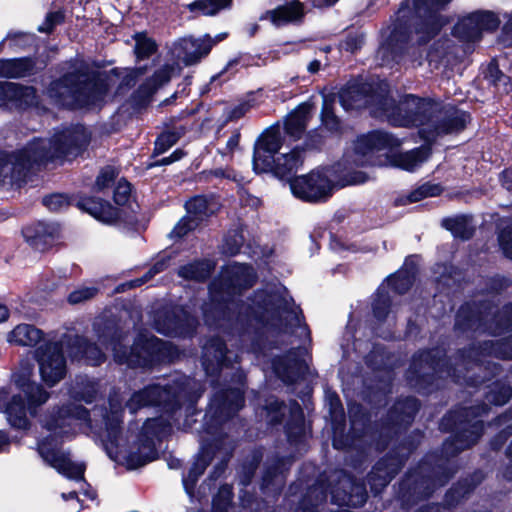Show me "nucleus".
<instances>
[{"label":"nucleus","instance_id":"1","mask_svg":"<svg viewBox=\"0 0 512 512\" xmlns=\"http://www.w3.org/2000/svg\"><path fill=\"white\" fill-rule=\"evenodd\" d=\"M90 135L82 125L58 132L52 139H36L25 148L9 154L0 152V180L11 184L21 180L24 171L33 163L58 157H75L89 143Z\"/></svg>","mask_w":512,"mask_h":512},{"label":"nucleus","instance_id":"2","mask_svg":"<svg viewBox=\"0 0 512 512\" xmlns=\"http://www.w3.org/2000/svg\"><path fill=\"white\" fill-rule=\"evenodd\" d=\"M43 427L47 436L38 443V451L43 460L67 478L82 480L85 465L72 462L58 446L78 431L91 427L88 411L82 406H75L73 409L61 408L47 416Z\"/></svg>","mask_w":512,"mask_h":512},{"label":"nucleus","instance_id":"3","mask_svg":"<svg viewBox=\"0 0 512 512\" xmlns=\"http://www.w3.org/2000/svg\"><path fill=\"white\" fill-rule=\"evenodd\" d=\"M386 116L395 126L420 127V135L427 141L441 134L460 131L469 120V115L463 111L442 109L439 103L414 95H408Z\"/></svg>","mask_w":512,"mask_h":512},{"label":"nucleus","instance_id":"4","mask_svg":"<svg viewBox=\"0 0 512 512\" xmlns=\"http://www.w3.org/2000/svg\"><path fill=\"white\" fill-rule=\"evenodd\" d=\"M110 415L105 417V449L111 459L115 462L125 465L128 469H137L155 458V444L153 437L165 435L170 431L171 424L163 417L148 419L142 428L141 435L146 439L137 452L127 451L119 446V436L122 435L119 430L121 423V400L118 395H113L109 400Z\"/></svg>","mask_w":512,"mask_h":512},{"label":"nucleus","instance_id":"5","mask_svg":"<svg viewBox=\"0 0 512 512\" xmlns=\"http://www.w3.org/2000/svg\"><path fill=\"white\" fill-rule=\"evenodd\" d=\"M245 318H253L285 334H297L299 337L308 335L306 326L301 324L298 307L282 285L258 291L245 308Z\"/></svg>","mask_w":512,"mask_h":512},{"label":"nucleus","instance_id":"6","mask_svg":"<svg viewBox=\"0 0 512 512\" xmlns=\"http://www.w3.org/2000/svg\"><path fill=\"white\" fill-rule=\"evenodd\" d=\"M112 83V76L91 77L78 70L77 74L70 73L52 82L48 96L56 104L68 108L96 107L105 100Z\"/></svg>","mask_w":512,"mask_h":512},{"label":"nucleus","instance_id":"7","mask_svg":"<svg viewBox=\"0 0 512 512\" xmlns=\"http://www.w3.org/2000/svg\"><path fill=\"white\" fill-rule=\"evenodd\" d=\"M254 270L245 264L230 263L222 269L220 276L209 287V303L203 306L207 324L212 325L224 318L231 319L232 298L253 285Z\"/></svg>","mask_w":512,"mask_h":512},{"label":"nucleus","instance_id":"8","mask_svg":"<svg viewBox=\"0 0 512 512\" xmlns=\"http://www.w3.org/2000/svg\"><path fill=\"white\" fill-rule=\"evenodd\" d=\"M199 395L192 394L190 380L176 382L169 387L167 385H152L133 394L127 402V407L132 413L144 406L160 404L171 406V410H173L175 405L181 406L183 399L193 400Z\"/></svg>","mask_w":512,"mask_h":512},{"label":"nucleus","instance_id":"9","mask_svg":"<svg viewBox=\"0 0 512 512\" xmlns=\"http://www.w3.org/2000/svg\"><path fill=\"white\" fill-rule=\"evenodd\" d=\"M109 345L114 353L115 361L131 367L151 365L164 356V349L166 348V343L148 334H140L130 348L129 353L126 350L122 351L123 344L120 339L112 340Z\"/></svg>","mask_w":512,"mask_h":512},{"label":"nucleus","instance_id":"10","mask_svg":"<svg viewBox=\"0 0 512 512\" xmlns=\"http://www.w3.org/2000/svg\"><path fill=\"white\" fill-rule=\"evenodd\" d=\"M34 357L40 378L48 387H54L66 376V360L57 342L48 341L40 345L35 349Z\"/></svg>","mask_w":512,"mask_h":512},{"label":"nucleus","instance_id":"11","mask_svg":"<svg viewBox=\"0 0 512 512\" xmlns=\"http://www.w3.org/2000/svg\"><path fill=\"white\" fill-rule=\"evenodd\" d=\"M293 195L303 201H326L333 193L334 184L329 179L327 171L315 170L290 180Z\"/></svg>","mask_w":512,"mask_h":512},{"label":"nucleus","instance_id":"12","mask_svg":"<svg viewBox=\"0 0 512 512\" xmlns=\"http://www.w3.org/2000/svg\"><path fill=\"white\" fill-rule=\"evenodd\" d=\"M225 34L216 35L215 39L209 35L200 38L185 37L173 45V55L185 65H193L208 55L213 45L224 39Z\"/></svg>","mask_w":512,"mask_h":512},{"label":"nucleus","instance_id":"13","mask_svg":"<svg viewBox=\"0 0 512 512\" xmlns=\"http://www.w3.org/2000/svg\"><path fill=\"white\" fill-rule=\"evenodd\" d=\"M282 136L278 127L267 129L257 140L254 147L253 168L257 173L273 168L274 158L281 148Z\"/></svg>","mask_w":512,"mask_h":512},{"label":"nucleus","instance_id":"14","mask_svg":"<svg viewBox=\"0 0 512 512\" xmlns=\"http://www.w3.org/2000/svg\"><path fill=\"white\" fill-rule=\"evenodd\" d=\"M235 386L217 394L210 403L209 413L216 419L228 418L243 407V374L237 372Z\"/></svg>","mask_w":512,"mask_h":512},{"label":"nucleus","instance_id":"15","mask_svg":"<svg viewBox=\"0 0 512 512\" xmlns=\"http://www.w3.org/2000/svg\"><path fill=\"white\" fill-rule=\"evenodd\" d=\"M499 21L491 12H478L462 18L454 27V35L464 41H476L483 31L494 30Z\"/></svg>","mask_w":512,"mask_h":512},{"label":"nucleus","instance_id":"16","mask_svg":"<svg viewBox=\"0 0 512 512\" xmlns=\"http://www.w3.org/2000/svg\"><path fill=\"white\" fill-rule=\"evenodd\" d=\"M451 0H417L416 11L422 22L417 27L418 40L426 41L434 36L443 25L442 19L437 15Z\"/></svg>","mask_w":512,"mask_h":512},{"label":"nucleus","instance_id":"17","mask_svg":"<svg viewBox=\"0 0 512 512\" xmlns=\"http://www.w3.org/2000/svg\"><path fill=\"white\" fill-rule=\"evenodd\" d=\"M400 145V140L395 138L389 133L382 131H375L367 135L359 137L355 143V152L358 155L367 157L365 160H361V164H378L371 157L375 152H379L385 149H392ZM379 164H382L379 162Z\"/></svg>","mask_w":512,"mask_h":512},{"label":"nucleus","instance_id":"18","mask_svg":"<svg viewBox=\"0 0 512 512\" xmlns=\"http://www.w3.org/2000/svg\"><path fill=\"white\" fill-rule=\"evenodd\" d=\"M31 376V367L23 368L14 374V382L28 400L29 413L35 415L36 409L48 401L50 394L41 384L32 381Z\"/></svg>","mask_w":512,"mask_h":512},{"label":"nucleus","instance_id":"19","mask_svg":"<svg viewBox=\"0 0 512 512\" xmlns=\"http://www.w3.org/2000/svg\"><path fill=\"white\" fill-rule=\"evenodd\" d=\"M230 364L231 358L221 339L213 338L204 345L202 365L207 376H215L223 368H228Z\"/></svg>","mask_w":512,"mask_h":512},{"label":"nucleus","instance_id":"20","mask_svg":"<svg viewBox=\"0 0 512 512\" xmlns=\"http://www.w3.org/2000/svg\"><path fill=\"white\" fill-rule=\"evenodd\" d=\"M195 321L184 311L173 312L172 315L166 314L163 318L158 317L155 320L156 330L168 336H186L194 328Z\"/></svg>","mask_w":512,"mask_h":512},{"label":"nucleus","instance_id":"21","mask_svg":"<svg viewBox=\"0 0 512 512\" xmlns=\"http://www.w3.org/2000/svg\"><path fill=\"white\" fill-rule=\"evenodd\" d=\"M303 350L297 349L290 352L285 358H278L273 361L275 374L286 383H293L298 376L306 369L305 360L300 358Z\"/></svg>","mask_w":512,"mask_h":512},{"label":"nucleus","instance_id":"22","mask_svg":"<svg viewBox=\"0 0 512 512\" xmlns=\"http://www.w3.org/2000/svg\"><path fill=\"white\" fill-rule=\"evenodd\" d=\"M57 233L58 228L55 225L43 222L30 225L23 230L24 238L29 245L39 251L52 245Z\"/></svg>","mask_w":512,"mask_h":512},{"label":"nucleus","instance_id":"23","mask_svg":"<svg viewBox=\"0 0 512 512\" xmlns=\"http://www.w3.org/2000/svg\"><path fill=\"white\" fill-rule=\"evenodd\" d=\"M287 2L278 8L266 12L264 18L270 20L275 26H281L299 20L303 16V5L297 0ZM338 0H322L323 4L333 5Z\"/></svg>","mask_w":512,"mask_h":512},{"label":"nucleus","instance_id":"24","mask_svg":"<svg viewBox=\"0 0 512 512\" xmlns=\"http://www.w3.org/2000/svg\"><path fill=\"white\" fill-rule=\"evenodd\" d=\"M429 155L430 148L422 146L408 152L386 154V164L406 171H413L426 161Z\"/></svg>","mask_w":512,"mask_h":512},{"label":"nucleus","instance_id":"25","mask_svg":"<svg viewBox=\"0 0 512 512\" xmlns=\"http://www.w3.org/2000/svg\"><path fill=\"white\" fill-rule=\"evenodd\" d=\"M15 102L19 106H30L36 102V92L32 87H22L11 82L0 83V106Z\"/></svg>","mask_w":512,"mask_h":512},{"label":"nucleus","instance_id":"26","mask_svg":"<svg viewBox=\"0 0 512 512\" xmlns=\"http://www.w3.org/2000/svg\"><path fill=\"white\" fill-rule=\"evenodd\" d=\"M6 339L13 345L34 347L44 339V333L32 324L22 323L8 332Z\"/></svg>","mask_w":512,"mask_h":512},{"label":"nucleus","instance_id":"27","mask_svg":"<svg viewBox=\"0 0 512 512\" xmlns=\"http://www.w3.org/2000/svg\"><path fill=\"white\" fill-rule=\"evenodd\" d=\"M79 206L95 219L103 223L110 224L121 217V214L117 209L113 208L108 202H104L97 198L90 197L82 199L79 202Z\"/></svg>","mask_w":512,"mask_h":512},{"label":"nucleus","instance_id":"28","mask_svg":"<svg viewBox=\"0 0 512 512\" xmlns=\"http://www.w3.org/2000/svg\"><path fill=\"white\" fill-rule=\"evenodd\" d=\"M341 486L343 488H350L351 492L347 493L344 491L340 493L338 490L333 491V499L338 505L360 506L365 503L367 494L362 484L354 483L350 477L344 476L341 480Z\"/></svg>","mask_w":512,"mask_h":512},{"label":"nucleus","instance_id":"29","mask_svg":"<svg viewBox=\"0 0 512 512\" xmlns=\"http://www.w3.org/2000/svg\"><path fill=\"white\" fill-rule=\"evenodd\" d=\"M310 111L311 105L303 103L290 113L285 120L286 133L291 137L300 138L305 131Z\"/></svg>","mask_w":512,"mask_h":512},{"label":"nucleus","instance_id":"30","mask_svg":"<svg viewBox=\"0 0 512 512\" xmlns=\"http://www.w3.org/2000/svg\"><path fill=\"white\" fill-rule=\"evenodd\" d=\"M303 160L304 151L296 147L291 152L280 154L274 158L273 168L270 171H274L279 176H284L298 169L302 165Z\"/></svg>","mask_w":512,"mask_h":512},{"label":"nucleus","instance_id":"31","mask_svg":"<svg viewBox=\"0 0 512 512\" xmlns=\"http://www.w3.org/2000/svg\"><path fill=\"white\" fill-rule=\"evenodd\" d=\"M5 415L9 424L17 429H27L29 419L27 409L21 396H13L5 408Z\"/></svg>","mask_w":512,"mask_h":512},{"label":"nucleus","instance_id":"32","mask_svg":"<svg viewBox=\"0 0 512 512\" xmlns=\"http://www.w3.org/2000/svg\"><path fill=\"white\" fill-rule=\"evenodd\" d=\"M33 64L27 58L0 60V77L18 78L31 74Z\"/></svg>","mask_w":512,"mask_h":512},{"label":"nucleus","instance_id":"33","mask_svg":"<svg viewBox=\"0 0 512 512\" xmlns=\"http://www.w3.org/2000/svg\"><path fill=\"white\" fill-rule=\"evenodd\" d=\"M211 459V452L208 449L202 448L195 462L190 467L188 475L183 479V484L188 494H192V489L198 477L202 475Z\"/></svg>","mask_w":512,"mask_h":512},{"label":"nucleus","instance_id":"34","mask_svg":"<svg viewBox=\"0 0 512 512\" xmlns=\"http://www.w3.org/2000/svg\"><path fill=\"white\" fill-rule=\"evenodd\" d=\"M214 267L215 264L212 261L202 260L182 266L179 269L178 274L180 277L187 280L200 281L206 279Z\"/></svg>","mask_w":512,"mask_h":512},{"label":"nucleus","instance_id":"35","mask_svg":"<svg viewBox=\"0 0 512 512\" xmlns=\"http://www.w3.org/2000/svg\"><path fill=\"white\" fill-rule=\"evenodd\" d=\"M98 392L97 384L87 377H78L71 387L69 393L75 400H82L91 403Z\"/></svg>","mask_w":512,"mask_h":512},{"label":"nucleus","instance_id":"36","mask_svg":"<svg viewBox=\"0 0 512 512\" xmlns=\"http://www.w3.org/2000/svg\"><path fill=\"white\" fill-rule=\"evenodd\" d=\"M173 68L166 65L155 72L153 77L147 80L139 88L140 97L146 99L150 97L160 86L164 85L170 80Z\"/></svg>","mask_w":512,"mask_h":512},{"label":"nucleus","instance_id":"37","mask_svg":"<svg viewBox=\"0 0 512 512\" xmlns=\"http://www.w3.org/2000/svg\"><path fill=\"white\" fill-rule=\"evenodd\" d=\"M75 342L78 346V352L75 355L76 357L85 358L94 366L99 365L104 360V354L95 344L89 343L82 338H77Z\"/></svg>","mask_w":512,"mask_h":512},{"label":"nucleus","instance_id":"38","mask_svg":"<svg viewBox=\"0 0 512 512\" xmlns=\"http://www.w3.org/2000/svg\"><path fill=\"white\" fill-rule=\"evenodd\" d=\"M443 225L450 230L455 237L468 239L473 234V226L467 217L445 219Z\"/></svg>","mask_w":512,"mask_h":512},{"label":"nucleus","instance_id":"39","mask_svg":"<svg viewBox=\"0 0 512 512\" xmlns=\"http://www.w3.org/2000/svg\"><path fill=\"white\" fill-rule=\"evenodd\" d=\"M186 209L189 214L188 217L197 222L201 220L204 216H207L209 213H212L213 210L209 207L208 202L205 197L197 196L192 198L186 203Z\"/></svg>","mask_w":512,"mask_h":512},{"label":"nucleus","instance_id":"40","mask_svg":"<svg viewBox=\"0 0 512 512\" xmlns=\"http://www.w3.org/2000/svg\"><path fill=\"white\" fill-rule=\"evenodd\" d=\"M442 191L443 189L439 184L427 182L413 190L407 196V202L414 203L427 197H435L440 195Z\"/></svg>","mask_w":512,"mask_h":512},{"label":"nucleus","instance_id":"41","mask_svg":"<svg viewBox=\"0 0 512 512\" xmlns=\"http://www.w3.org/2000/svg\"><path fill=\"white\" fill-rule=\"evenodd\" d=\"M413 280L411 272L401 270L387 279V285L396 293L402 294L411 287Z\"/></svg>","mask_w":512,"mask_h":512},{"label":"nucleus","instance_id":"42","mask_svg":"<svg viewBox=\"0 0 512 512\" xmlns=\"http://www.w3.org/2000/svg\"><path fill=\"white\" fill-rule=\"evenodd\" d=\"M389 306H390V296H389L388 292L385 290V287L382 286L378 290L376 298L373 302L374 316L379 320L385 319L389 313V310H388Z\"/></svg>","mask_w":512,"mask_h":512},{"label":"nucleus","instance_id":"43","mask_svg":"<svg viewBox=\"0 0 512 512\" xmlns=\"http://www.w3.org/2000/svg\"><path fill=\"white\" fill-rule=\"evenodd\" d=\"M339 98L341 105L345 110L359 108L366 104V101L362 100L359 91L355 88L342 90L340 92Z\"/></svg>","mask_w":512,"mask_h":512},{"label":"nucleus","instance_id":"44","mask_svg":"<svg viewBox=\"0 0 512 512\" xmlns=\"http://www.w3.org/2000/svg\"><path fill=\"white\" fill-rule=\"evenodd\" d=\"M395 412H399L397 417L398 422L409 421L418 410V402L415 398H407L403 402H398L395 407Z\"/></svg>","mask_w":512,"mask_h":512},{"label":"nucleus","instance_id":"45","mask_svg":"<svg viewBox=\"0 0 512 512\" xmlns=\"http://www.w3.org/2000/svg\"><path fill=\"white\" fill-rule=\"evenodd\" d=\"M232 500V487L224 485L220 487L217 495L213 500L214 512H228L229 505Z\"/></svg>","mask_w":512,"mask_h":512},{"label":"nucleus","instance_id":"46","mask_svg":"<svg viewBox=\"0 0 512 512\" xmlns=\"http://www.w3.org/2000/svg\"><path fill=\"white\" fill-rule=\"evenodd\" d=\"M231 0H202L190 5L191 10L198 8L205 15H214L220 9L226 7Z\"/></svg>","mask_w":512,"mask_h":512},{"label":"nucleus","instance_id":"47","mask_svg":"<svg viewBox=\"0 0 512 512\" xmlns=\"http://www.w3.org/2000/svg\"><path fill=\"white\" fill-rule=\"evenodd\" d=\"M135 42V53L138 57H148L156 49L155 42L152 39L147 38L144 34H137L135 36Z\"/></svg>","mask_w":512,"mask_h":512},{"label":"nucleus","instance_id":"48","mask_svg":"<svg viewBox=\"0 0 512 512\" xmlns=\"http://www.w3.org/2000/svg\"><path fill=\"white\" fill-rule=\"evenodd\" d=\"M97 294L95 287H79L70 293L68 301L71 304H79L93 298Z\"/></svg>","mask_w":512,"mask_h":512},{"label":"nucleus","instance_id":"49","mask_svg":"<svg viewBox=\"0 0 512 512\" xmlns=\"http://www.w3.org/2000/svg\"><path fill=\"white\" fill-rule=\"evenodd\" d=\"M42 203L51 211H60L68 206V199L63 194H52L43 198Z\"/></svg>","mask_w":512,"mask_h":512},{"label":"nucleus","instance_id":"50","mask_svg":"<svg viewBox=\"0 0 512 512\" xmlns=\"http://www.w3.org/2000/svg\"><path fill=\"white\" fill-rule=\"evenodd\" d=\"M244 238L242 235L234 233L233 235L228 236L223 244V252L228 255H235L240 251L241 246L243 245Z\"/></svg>","mask_w":512,"mask_h":512},{"label":"nucleus","instance_id":"51","mask_svg":"<svg viewBox=\"0 0 512 512\" xmlns=\"http://www.w3.org/2000/svg\"><path fill=\"white\" fill-rule=\"evenodd\" d=\"M131 188L127 181L120 180L114 190V200L118 205H125L130 200Z\"/></svg>","mask_w":512,"mask_h":512},{"label":"nucleus","instance_id":"52","mask_svg":"<svg viewBox=\"0 0 512 512\" xmlns=\"http://www.w3.org/2000/svg\"><path fill=\"white\" fill-rule=\"evenodd\" d=\"M116 177V171L112 167L104 168L96 179V188L98 191H102L114 181Z\"/></svg>","mask_w":512,"mask_h":512},{"label":"nucleus","instance_id":"53","mask_svg":"<svg viewBox=\"0 0 512 512\" xmlns=\"http://www.w3.org/2000/svg\"><path fill=\"white\" fill-rule=\"evenodd\" d=\"M177 141V136L175 133L166 132L161 134L156 142H155V151L157 153H163L172 145H174Z\"/></svg>","mask_w":512,"mask_h":512},{"label":"nucleus","instance_id":"54","mask_svg":"<svg viewBox=\"0 0 512 512\" xmlns=\"http://www.w3.org/2000/svg\"><path fill=\"white\" fill-rule=\"evenodd\" d=\"M322 122L330 130H336L338 127V120L332 111L331 104L327 99L324 100L322 110Z\"/></svg>","mask_w":512,"mask_h":512},{"label":"nucleus","instance_id":"55","mask_svg":"<svg viewBox=\"0 0 512 512\" xmlns=\"http://www.w3.org/2000/svg\"><path fill=\"white\" fill-rule=\"evenodd\" d=\"M197 226V222L191 217L182 218L174 227L172 231V235L175 237H183L190 230L194 229Z\"/></svg>","mask_w":512,"mask_h":512},{"label":"nucleus","instance_id":"56","mask_svg":"<svg viewBox=\"0 0 512 512\" xmlns=\"http://www.w3.org/2000/svg\"><path fill=\"white\" fill-rule=\"evenodd\" d=\"M483 351L497 358H512V351L506 352L502 350V344L499 343L487 342L484 344Z\"/></svg>","mask_w":512,"mask_h":512},{"label":"nucleus","instance_id":"57","mask_svg":"<svg viewBox=\"0 0 512 512\" xmlns=\"http://www.w3.org/2000/svg\"><path fill=\"white\" fill-rule=\"evenodd\" d=\"M499 243L504 254L512 259V231L503 230L499 234Z\"/></svg>","mask_w":512,"mask_h":512},{"label":"nucleus","instance_id":"58","mask_svg":"<svg viewBox=\"0 0 512 512\" xmlns=\"http://www.w3.org/2000/svg\"><path fill=\"white\" fill-rule=\"evenodd\" d=\"M63 19V15L60 12H53L47 15L46 21L43 25L39 26L40 32L49 33L52 31L53 27L60 23Z\"/></svg>","mask_w":512,"mask_h":512},{"label":"nucleus","instance_id":"59","mask_svg":"<svg viewBox=\"0 0 512 512\" xmlns=\"http://www.w3.org/2000/svg\"><path fill=\"white\" fill-rule=\"evenodd\" d=\"M501 397H496L495 395H490L488 397V400L495 405H503L505 404L509 399L512 398V388L509 386H503L500 389Z\"/></svg>","mask_w":512,"mask_h":512},{"label":"nucleus","instance_id":"60","mask_svg":"<svg viewBox=\"0 0 512 512\" xmlns=\"http://www.w3.org/2000/svg\"><path fill=\"white\" fill-rule=\"evenodd\" d=\"M489 77L496 84L502 83L503 85H507L509 82V77L505 76L496 65L491 64L488 68Z\"/></svg>","mask_w":512,"mask_h":512},{"label":"nucleus","instance_id":"61","mask_svg":"<svg viewBox=\"0 0 512 512\" xmlns=\"http://www.w3.org/2000/svg\"><path fill=\"white\" fill-rule=\"evenodd\" d=\"M251 105L247 102L240 103L239 105L235 106L228 115V118L230 120L238 119L246 114V112L250 109Z\"/></svg>","mask_w":512,"mask_h":512},{"label":"nucleus","instance_id":"62","mask_svg":"<svg viewBox=\"0 0 512 512\" xmlns=\"http://www.w3.org/2000/svg\"><path fill=\"white\" fill-rule=\"evenodd\" d=\"M367 180V176L363 172H353L346 179H344L342 186L361 184Z\"/></svg>","mask_w":512,"mask_h":512},{"label":"nucleus","instance_id":"63","mask_svg":"<svg viewBox=\"0 0 512 512\" xmlns=\"http://www.w3.org/2000/svg\"><path fill=\"white\" fill-rule=\"evenodd\" d=\"M239 138H240V135L238 133H233L229 139L227 140L226 142V148L225 150H221L220 153L222 155H226L230 152H232L235 148L238 147V144H239Z\"/></svg>","mask_w":512,"mask_h":512},{"label":"nucleus","instance_id":"64","mask_svg":"<svg viewBox=\"0 0 512 512\" xmlns=\"http://www.w3.org/2000/svg\"><path fill=\"white\" fill-rule=\"evenodd\" d=\"M62 498L66 501H70V506H71L70 512H79L80 511L79 500H78L75 492H70L69 494L63 493Z\"/></svg>","mask_w":512,"mask_h":512}]
</instances>
